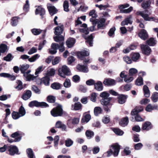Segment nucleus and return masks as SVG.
<instances>
[{
    "label": "nucleus",
    "instance_id": "nucleus-51",
    "mask_svg": "<svg viewBox=\"0 0 158 158\" xmlns=\"http://www.w3.org/2000/svg\"><path fill=\"white\" fill-rule=\"evenodd\" d=\"M64 10L66 12L69 11V3L67 1H65L63 3Z\"/></svg>",
    "mask_w": 158,
    "mask_h": 158
},
{
    "label": "nucleus",
    "instance_id": "nucleus-18",
    "mask_svg": "<svg viewBox=\"0 0 158 158\" xmlns=\"http://www.w3.org/2000/svg\"><path fill=\"white\" fill-rule=\"evenodd\" d=\"M31 92L29 90L25 91L24 93L22 96L21 98L24 100H27L29 99L31 96Z\"/></svg>",
    "mask_w": 158,
    "mask_h": 158
},
{
    "label": "nucleus",
    "instance_id": "nucleus-42",
    "mask_svg": "<svg viewBox=\"0 0 158 158\" xmlns=\"http://www.w3.org/2000/svg\"><path fill=\"white\" fill-rule=\"evenodd\" d=\"M102 109L100 107H96L94 110V112L95 116H97L102 113Z\"/></svg>",
    "mask_w": 158,
    "mask_h": 158
},
{
    "label": "nucleus",
    "instance_id": "nucleus-10",
    "mask_svg": "<svg viewBox=\"0 0 158 158\" xmlns=\"http://www.w3.org/2000/svg\"><path fill=\"white\" fill-rule=\"evenodd\" d=\"M128 97L127 95L123 94H119L117 98V102L119 104H123L125 103Z\"/></svg>",
    "mask_w": 158,
    "mask_h": 158
},
{
    "label": "nucleus",
    "instance_id": "nucleus-53",
    "mask_svg": "<svg viewBox=\"0 0 158 158\" xmlns=\"http://www.w3.org/2000/svg\"><path fill=\"white\" fill-rule=\"evenodd\" d=\"M152 100L154 102H156L158 99V93L154 92L152 96Z\"/></svg>",
    "mask_w": 158,
    "mask_h": 158
},
{
    "label": "nucleus",
    "instance_id": "nucleus-38",
    "mask_svg": "<svg viewBox=\"0 0 158 158\" xmlns=\"http://www.w3.org/2000/svg\"><path fill=\"white\" fill-rule=\"evenodd\" d=\"M85 135L88 139H90L94 135V133L93 131L87 130L85 132Z\"/></svg>",
    "mask_w": 158,
    "mask_h": 158
},
{
    "label": "nucleus",
    "instance_id": "nucleus-1",
    "mask_svg": "<svg viewBox=\"0 0 158 158\" xmlns=\"http://www.w3.org/2000/svg\"><path fill=\"white\" fill-rule=\"evenodd\" d=\"M110 94L106 91H104L100 93V96L102 98L100 100L101 104L103 105L104 110L106 112L110 111L113 103L111 102L113 99L114 98L113 97H109Z\"/></svg>",
    "mask_w": 158,
    "mask_h": 158
},
{
    "label": "nucleus",
    "instance_id": "nucleus-20",
    "mask_svg": "<svg viewBox=\"0 0 158 158\" xmlns=\"http://www.w3.org/2000/svg\"><path fill=\"white\" fill-rule=\"evenodd\" d=\"M128 117L127 116H126L121 119L120 121L119 122V124L122 126L124 127L127 126L128 124Z\"/></svg>",
    "mask_w": 158,
    "mask_h": 158
},
{
    "label": "nucleus",
    "instance_id": "nucleus-35",
    "mask_svg": "<svg viewBox=\"0 0 158 158\" xmlns=\"http://www.w3.org/2000/svg\"><path fill=\"white\" fill-rule=\"evenodd\" d=\"M62 86V85L59 83L55 82L52 84L51 87L52 89H60Z\"/></svg>",
    "mask_w": 158,
    "mask_h": 158
},
{
    "label": "nucleus",
    "instance_id": "nucleus-34",
    "mask_svg": "<svg viewBox=\"0 0 158 158\" xmlns=\"http://www.w3.org/2000/svg\"><path fill=\"white\" fill-rule=\"evenodd\" d=\"M147 44L150 46H154L156 43V40L153 38H151L148 40L147 42Z\"/></svg>",
    "mask_w": 158,
    "mask_h": 158
},
{
    "label": "nucleus",
    "instance_id": "nucleus-43",
    "mask_svg": "<svg viewBox=\"0 0 158 158\" xmlns=\"http://www.w3.org/2000/svg\"><path fill=\"white\" fill-rule=\"evenodd\" d=\"M11 24L13 27L15 26L18 23V18L16 17H13L11 19Z\"/></svg>",
    "mask_w": 158,
    "mask_h": 158
},
{
    "label": "nucleus",
    "instance_id": "nucleus-3",
    "mask_svg": "<svg viewBox=\"0 0 158 158\" xmlns=\"http://www.w3.org/2000/svg\"><path fill=\"white\" fill-rule=\"evenodd\" d=\"M75 26L77 28L79 29L80 32L83 33L85 35L89 34V31L87 28V25L85 23L82 24V22L80 19L79 18H78L75 21Z\"/></svg>",
    "mask_w": 158,
    "mask_h": 158
},
{
    "label": "nucleus",
    "instance_id": "nucleus-24",
    "mask_svg": "<svg viewBox=\"0 0 158 158\" xmlns=\"http://www.w3.org/2000/svg\"><path fill=\"white\" fill-rule=\"evenodd\" d=\"M71 107L72 110H78L81 109L82 105L80 102H78L75 103L74 105L72 104Z\"/></svg>",
    "mask_w": 158,
    "mask_h": 158
},
{
    "label": "nucleus",
    "instance_id": "nucleus-47",
    "mask_svg": "<svg viewBox=\"0 0 158 158\" xmlns=\"http://www.w3.org/2000/svg\"><path fill=\"white\" fill-rule=\"evenodd\" d=\"M18 113L21 116H23L25 115L26 111L23 106H21L19 108Z\"/></svg>",
    "mask_w": 158,
    "mask_h": 158
},
{
    "label": "nucleus",
    "instance_id": "nucleus-37",
    "mask_svg": "<svg viewBox=\"0 0 158 158\" xmlns=\"http://www.w3.org/2000/svg\"><path fill=\"white\" fill-rule=\"evenodd\" d=\"M47 101L49 103H54L55 102L56 97L52 95H49L47 98Z\"/></svg>",
    "mask_w": 158,
    "mask_h": 158
},
{
    "label": "nucleus",
    "instance_id": "nucleus-33",
    "mask_svg": "<svg viewBox=\"0 0 158 158\" xmlns=\"http://www.w3.org/2000/svg\"><path fill=\"white\" fill-rule=\"evenodd\" d=\"M83 36L85 39H87V40L86 41V42L89 44L90 46H92L93 45L92 40L93 37L92 35H91L87 37H86V36L84 35H83Z\"/></svg>",
    "mask_w": 158,
    "mask_h": 158
},
{
    "label": "nucleus",
    "instance_id": "nucleus-26",
    "mask_svg": "<svg viewBox=\"0 0 158 158\" xmlns=\"http://www.w3.org/2000/svg\"><path fill=\"white\" fill-rule=\"evenodd\" d=\"M75 40L73 38H69L66 42V44L69 48L72 47L75 43Z\"/></svg>",
    "mask_w": 158,
    "mask_h": 158
},
{
    "label": "nucleus",
    "instance_id": "nucleus-17",
    "mask_svg": "<svg viewBox=\"0 0 158 158\" xmlns=\"http://www.w3.org/2000/svg\"><path fill=\"white\" fill-rule=\"evenodd\" d=\"M143 108L142 106L140 107H136L133 109L131 112V114L132 115H136L138 114V113L143 111Z\"/></svg>",
    "mask_w": 158,
    "mask_h": 158
},
{
    "label": "nucleus",
    "instance_id": "nucleus-5",
    "mask_svg": "<svg viewBox=\"0 0 158 158\" xmlns=\"http://www.w3.org/2000/svg\"><path fill=\"white\" fill-rule=\"evenodd\" d=\"M136 14L138 15H140L144 20L148 21H153L156 23L158 22V18L155 17H150L149 15L144 13L143 11H138Z\"/></svg>",
    "mask_w": 158,
    "mask_h": 158
},
{
    "label": "nucleus",
    "instance_id": "nucleus-44",
    "mask_svg": "<svg viewBox=\"0 0 158 158\" xmlns=\"http://www.w3.org/2000/svg\"><path fill=\"white\" fill-rule=\"evenodd\" d=\"M40 56V55L38 54H36L33 56L31 58H29L28 60L30 62H34L38 59Z\"/></svg>",
    "mask_w": 158,
    "mask_h": 158
},
{
    "label": "nucleus",
    "instance_id": "nucleus-45",
    "mask_svg": "<svg viewBox=\"0 0 158 158\" xmlns=\"http://www.w3.org/2000/svg\"><path fill=\"white\" fill-rule=\"evenodd\" d=\"M140 56V54L138 53H134L133 54L131 57L132 60L134 61H136L139 59Z\"/></svg>",
    "mask_w": 158,
    "mask_h": 158
},
{
    "label": "nucleus",
    "instance_id": "nucleus-55",
    "mask_svg": "<svg viewBox=\"0 0 158 158\" xmlns=\"http://www.w3.org/2000/svg\"><path fill=\"white\" fill-rule=\"evenodd\" d=\"M64 86L65 88H68L70 87L71 85L70 81L69 79H66L64 83Z\"/></svg>",
    "mask_w": 158,
    "mask_h": 158
},
{
    "label": "nucleus",
    "instance_id": "nucleus-41",
    "mask_svg": "<svg viewBox=\"0 0 158 158\" xmlns=\"http://www.w3.org/2000/svg\"><path fill=\"white\" fill-rule=\"evenodd\" d=\"M105 20L104 19H101L98 22V29H102L104 25Z\"/></svg>",
    "mask_w": 158,
    "mask_h": 158
},
{
    "label": "nucleus",
    "instance_id": "nucleus-27",
    "mask_svg": "<svg viewBox=\"0 0 158 158\" xmlns=\"http://www.w3.org/2000/svg\"><path fill=\"white\" fill-rule=\"evenodd\" d=\"M91 116L89 114H86L83 115L81 119V122L82 123H88L91 119Z\"/></svg>",
    "mask_w": 158,
    "mask_h": 158
},
{
    "label": "nucleus",
    "instance_id": "nucleus-28",
    "mask_svg": "<svg viewBox=\"0 0 158 158\" xmlns=\"http://www.w3.org/2000/svg\"><path fill=\"white\" fill-rule=\"evenodd\" d=\"M36 15L40 14L41 16L44 15L45 13L44 9L41 6H39L36 9L35 11Z\"/></svg>",
    "mask_w": 158,
    "mask_h": 158
},
{
    "label": "nucleus",
    "instance_id": "nucleus-57",
    "mask_svg": "<svg viewBox=\"0 0 158 158\" xmlns=\"http://www.w3.org/2000/svg\"><path fill=\"white\" fill-rule=\"evenodd\" d=\"M13 59L12 55L11 54L9 53L6 56L3 58L4 60L7 61H10L12 60Z\"/></svg>",
    "mask_w": 158,
    "mask_h": 158
},
{
    "label": "nucleus",
    "instance_id": "nucleus-40",
    "mask_svg": "<svg viewBox=\"0 0 158 158\" xmlns=\"http://www.w3.org/2000/svg\"><path fill=\"white\" fill-rule=\"evenodd\" d=\"M55 73V70L53 68L48 69L47 71L46 75L47 76H53Z\"/></svg>",
    "mask_w": 158,
    "mask_h": 158
},
{
    "label": "nucleus",
    "instance_id": "nucleus-4",
    "mask_svg": "<svg viewBox=\"0 0 158 158\" xmlns=\"http://www.w3.org/2000/svg\"><path fill=\"white\" fill-rule=\"evenodd\" d=\"M111 147L114 150V152H113L111 149H109L107 152V156L108 157L111 156L112 154H113L114 156H117L118 154L120 149V146L118 143H116L112 145Z\"/></svg>",
    "mask_w": 158,
    "mask_h": 158
},
{
    "label": "nucleus",
    "instance_id": "nucleus-50",
    "mask_svg": "<svg viewBox=\"0 0 158 158\" xmlns=\"http://www.w3.org/2000/svg\"><path fill=\"white\" fill-rule=\"evenodd\" d=\"M143 84V79L141 77H139L137 78L135 81V84L137 85L140 86Z\"/></svg>",
    "mask_w": 158,
    "mask_h": 158
},
{
    "label": "nucleus",
    "instance_id": "nucleus-49",
    "mask_svg": "<svg viewBox=\"0 0 158 158\" xmlns=\"http://www.w3.org/2000/svg\"><path fill=\"white\" fill-rule=\"evenodd\" d=\"M11 115L12 118L14 119H17L21 116L18 112L15 111L12 113Z\"/></svg>",
    "mask_w": 158,
    "mask_h": 158
},
{
    "label": "nucleus",
    "instance_id": "nucleus-58",
    "mask_svg": "<svg viewBox=\"0 0 158 158\" xmlns=\"http://www.w3.org/2000/svg\"><path fill=\"white\" fill-rule=\"evenodd\" d=\"M29 7V1L28 0H27L26 1V3L23 6V9L24 10L25 12H27L28 11Z\"/></svg>",
    "mask_w": 158,
    "mask_h": 158
},
{
    "label": "nucleus",
    "instance_id": "nucleus-31",
    "mask_svg": "<svg viewBox=\"0 0 158 158\" xmlns=\"http://www.w3.org/2000/svg\"><path fill=\"white\" fill-rule=\"evenodd\" d=\"M29 67V65L28 64H24L20 65V70L22 73L23 74L25 73Z\"/></svg>",
    "mask_w": 158,
    "mask_h": 158
},
{
    "label": "nucleus",
    "instance_id": "nucleus-54",
    "mask_svg": "<svg viewBox=\"0 0 158 158\" xmlns=\"http://www.w3.org/2000/svg\"><path fill=\"white\" fill-rule=\"evenodd\" d=\"M7 49V46L4 44H1L0 45V52L4 53L6 52Z\"/></svg>",
    "mask_w": 158,
    "mask_h": 158
},
{
    "label": "nucleus",
    "instance_id": "nucleus-12",
    "mask_svg": "<svg viewBox=\"0 0 158 158\" xmlns=\"http://www.w3.org/2000/svg\"><path fill=\"white\" fill-rule=\"evenodd\" d=\"M31 72V70H28L23 74V76L26 81H30L33 80L35 77L34 75L30 74Z\"/></svg>",
    "mask_w": 158,
    "mask_h": 158
},
{
    "label": "nucleus",
    "instance_id": "nucleus-56",
    "mask_svg": "<svg viewBox=\"0 0 158 158\" xmlns=\"http://www.w3.org/2000/svg\"><path fill=\"white\" fill-rule=\"evenodd\" d=\"M31 32L35 35L40 34L42 32V30L40 29H33L31 30Z\"/></svg>",
    "mask_w": 158,
    "mask_h": 158
},
{
    "label": "nucleus",
    "instance_id": "nucleus-63",
    "mask_svg": "<svg viewBox=\"0 0 158 158\" xmlns=\"http://www.w3.org/2000/svg\"><path fill=\"white\" fill-rule=\"evenodd\" d=\"M132 129L133 131L137 132H139L141 130L140 127L138 125H135L133 127Z\"/></svg>",
    "mask_w": 158,
    "mask_h": 158
},
{
    "label": "nucleus",
    "instance_id": "nucleus-32",
    "mask_svg": "<svg viewBox=\"0 0 158 158\" xmlns=\"http://www.w3.org/2000/svg\"><path fill=\"white\" fill-rule=\"evenodd\" d=\"M55 41L57 42H60V43H64V37L63 35L56 36L53 37Z\"/></svg>",
    "mask_w": 158,
    "mask_h": 158
},
{
    "label": "nucleus",
    "instance_id": "nucleus-59",
    "mask_svg": "<svg viewBox=\"0 0 158 158\" xmlns=\"http://www.w3.org/2000/svg\"><path fill=\"white\" fill-rule=\"evenodd\" d=\"M59 138V137L58 135H56L55 136L54 142V146L55 147H56L58 146Z\"/></svg>",
    "mask_w": 158,
    "mask_h": 158
},
{
    "label": "nucleus",
    "instance_id": "nucleus-8",
    "mask_svg": "<svg viewBox=\"0 0 158 158\" xmlns=\"http://www.w3.org/2000/svg\"><path fill=\"white\" fill-rule=\"evenodd\" d=\"M130 5L128 4H126L119 5V8L121 9L120 12L122 13H130L133 10V7L132 6L130 7L127 9H124L128 7Z\"/></svg>",
    "mask_w": 158,
    "mask_h": 158
},
{
    "label": "nucleus",
    "instance_id": "nucleus-52",
    "mask_svg": "<svg viewBox=\"0 0 158 158\" xmlns=\"http://www.w3.org/2000/svg\"><path fill=\"white\" fill-rule=\"evenodd\" d=\"M16 83L17 84V86L15 87V88L18 89H22L23 88H25V87L23 86V83L21 81L18 80L17 81Z\"/></svg>",
    "mask_w": 158,
    "mask_h": 158
},
{
    "label": "nucleus",
    "instance_id": "nucleus-14",
    "mask_svg": "<svg viewBox=\"0 0 158 158\" xmlns=\"http://www.w3.org/2000/svg\"><path fill=\"white\" fill-rule=\"evenodd\" d=\"M89 54V52L86 51H84L77 53L78 58L81 60H83L85 56H88Z\"/></svg>",
    "mask_w": 158,
    "mask_h": 158
},
{
    "label": "nucleus",
    "instance_id": "nucleus-25",
    "mask_svg": "<svg viewBox=\"0 0 158 158\" xmlns=\"http://www.w3.org/2000/svg\"><path fill=\"white\" fill-rule=\"evenodd\" d=\"M139 36L142 39L146 40L148 37L147 32L144 29L142 30L139 34Z\"/></svg>",
    "mask_w": 158,
    "mask_h": 158
},
{
    "label": "nucleus",
    "instance_id": "nucleus-2",
    "mask_svg": "<svg viewBox=\"0 0 158 158\" xmlns=\"http://www.w3.org/2000/svg\"><path fill=\"white\" fill-rule=\"evenodd\" d=\"M51 115L54 117H61L65 114L66 112L63 111L61 105L58 104L53 108L51 111Z\"/></svg>",
    "mask_w": 158,
    "mask_h": 158
},
{
    "label": "nucleus",
    "instance_id": "nucleus-6",
    "mask_svg": "<svg viewBox=\"0 0 158 158\" xmlns=\"http://www.w3.org/2000/svg\"><path fill=\"white\" fill-rule=\"evenodd\" d=\"M70 74L69 69L66 65H63L59 69L58 74L62 77L65 78L66 76L69 75Z\"/></svg>",
    "mask_w": 158,
    "mask_h": 158
},
{
    "label": "nucleus",
    "instance_id": "nucleus-21",
    "mask_svg": "<svg viewBox=\"0 0 158 158\" xmlns=\"http://www.w3.org/2000/svg\"><path fill=\"white\" fill-rule=\"evenodd\" d=\"M77 69L79 71L83 73H86L89 71L87 66L84 65L78 64L77 67Z\"/></svg>",
    "mask_w": 158,
    "mask_h": 158
},
{
    "label": "nucleus",
    "instance_id": "nucleus-36",
    "mask_svg": "<svg viewBox=\"0 0 158 158\" xmlns=\"http://www.w3.org/2000/svg\"><path fill=\"white\" fill-rule=\"evenodd\" d=\"M27 154V156L29 158H35L33 151L31 148H29L27 149L26 151Z\"/></svg>",
    "mask_w": 158,
    "mask_h": 158
},
{
    "label": "nucleus",
    "instance_id": "nucleus-22",
    "mask_svg": "<svg viewBox=\"0 0 158 158\" xmlns=\"http://www.w3.org/2000/svg\"><path fill=\"white\" fill-rule=\"evenodd\" d=\"M131 16L130 15L128 16L122 22L121 25L123 26L125 25H127L128 24H131L132 23V21L131 20Z\"/></svg>",
    "mask_w": 158,
    "mask_h": 158
},
{
    "label": "nucleus",
    "instance_id": "nucleus-7",
    "mask_svg": "<svg viewBox=\"0 0 158 158\" xmlns=\"http://www.w3.org/2000/svg\"><path fill=\"white\" fill-rule=\"evenodd\" d=\"M28 106L30 107H32L34 106L41 108L48 107L49 106V105L45 102H40L36 100L30 102Z\"/></svg>",
    "mask_w": 158,
    "mask_h": 158
},
{
    "label": "nucleus",
    "instance_id": "nucleus-29",
    "mask_svg": "<svg viewBox=\"0 0 158 158\" xmlns=\"http://www.w3.org/2000/svg\"><path fill=\"white\" fill-rule=\"evenodd\" d=\"M48 8L51 15H53L57 13V10L53 6H48Z\"/></svg>",
    "mask_w": 158,
    "mask_h": 158
},
{
    "label": "nucleus",
    "instance_id": "nucleus-61",
    "mask_svg": "<svg viewBox=\"0 0 158 158\" xmlns=\"http://www.w3.org/2000/svg\"><path fill=\"white\" fill-rule=\"evenodd\" d=\"M73 143V141L70 139H68L65 141V145L66 146L69 147L71 146Z\"/></svg>",
    "mask_w": 158,
    "mask_h": 158
},
{
    "label": "nucleus",
    "instance_id": "nucleus-60",
    "mask_svg": "<svg viewBox=\"0 0 158 158\" xmlns=\"http://www.w3.org/2000/svg\"><path fill=\"white\" fill-rule=\"evenodd\" d=\"M95 81L93 79H89L86 81V84L87 85L89 86L94 85Z\"/></svg>",
    "mask_w": 158,
    "mask_h": 158
},
{
    "label": "nucleus",
    "instance_id": "nucleus-30",
    "mask_svg": "<svg viewBox=\"0 0 158 158\" xmlns=\"http://www.w3.org/2000/svg\"><path fill=\"white\" fill-rule=\"evenodd\" d=\"M50 80L48 77L46 76L42 78L41 83L44 84L46 86H48L49 85Z\"/></svg>",
    "mask_w": 158,
    "mask_h": 158
},
{
    "label": "nucleus",
    "instance_id": "nucleus-23",
    "mask_svg": "<svg viewBox=\"0 0 158 158\" xmlns=\"http://www.w3.org/2000/svg\"><path fill=\"white\" fill-rule=\"evenodd\" d=\"M63 28L64 26L62 25L56 27L54 32L55 34L56 35H59L62 34L63 31Z\"/></svg>",
    "mask_w": 158,
    "mask_h": 158
},
{
    "label": "nucleus",
    "instance_id": "nucleus-16",
    "mask_svg": "<svg viewBox=\"0 0 158 158\" xmlns=\"http://www.w3.org/2000/svg\"><path fill=\"white\" fill-rule=\"evenodd\" d=\"M103 84L106 85L111 86L114 85L116 83L115 81L111 78L105 79L103 81Z\"/></svg>",
    "mask_w": 158,
    "mask_h": 158
},
{
    "label": "nucleus",
    "instance_id": "nucleus-11",
    "mask_svg": "<svg viewBox=\"0 0 158 158\" xmlns=\"http://www.w3.org/2000/svg\"><path fill=\"white\" fill-rule=\"evenodd\" d=\"M153 127V126L151 123L149 121H146L143 124L142 129L143 130L148 131L152 129Z\"/></svg>",
    "mask_w": 158,
    "mask_h": 158
},
{
    "label": "nucleus",
    "instance_id": "nucleus-9",
    "mask_svg": "<svg viewBox=\"0 0 158 158\" xmlns=\"http://www.w3.org/2000/svg\"><path fill=\"white\" fill-rule=\"evenodd\" d=\"M8 150L9 152V154L11 156H14L15 154H19L18 153V149L16 146L13 145L8 146Z\"/></svg>",
    "mask_w": 158,
    "mask_h": 158
},
{
    "label": "nucleus",
    "instance_id": "nucleus-15",
    "mask_svg": "<svg viewBox=\"0 0 158 158\" xmlns=\"http://www.w3.org/2000/svg\"><path fill=\"white\" fill-rule=\"evenodd\" d=\"M141 48L143 52L147 55H149L151 52V49L150 47L147 45H141Z\"/></svg>",
    "mask_w": 158,
    "mask_h": 158
},
{
    "label": "nucleus",
    "instance_id": "nucleus-39",
    "mask_svg": "<svg viewBox=\"0 0 158 158\" xmlns=\"http://www.w3.org/2000/svg\"><path fill=\"white\" fill-rule=\"evenodd\" d=\"M94 86L95 89H102L103 88L102 83L100 81H98L97 82L95 83Z\"/></svg>",
    "mask_w": 158,
    "mask_h": 158
},
{
    "label": "nucleus",
    "instance_id": "nucleus-64",
    "mask_svg": "<svg viewBox=\"0 0 158 158\" xmlns=\"http://www.w3.org/2000/svg\"><path fill=\"white\" fill-rule=\"evenodd\" d=\"M88 8V6L85 5H82L80 6L79 10L84 12L87 10Z\"/></svg>",
    "mask_w": 158,
    "mask_h": 158
},
{
    "label": "nucleus",
    "instance_id": "nucleus-48",
    "mask_svg": "<svg viewBox=\"0 0 158 158\" xmlns=\"http://www.w3.org/2000/svg\"><path fill=\"white\" fill-rule=\"evenodd\" d=\"M113 131L116 134L119 135H122L124 133L122 130L118 128H114Z\"/></svg>",
    "mask_w": 158,
    "mask_h": 158
},
{
    "label": "nucleus",
    "instance_id": "nucleus-46",
    "mask_svg": "<svg viewBox=\"0 0 158 158\" xmlns=\"http://www.w3.org/2000/svg\"><path fill=\"white\" fill-rule=\"evenodd\" d=\"M138 72L137 70L135 68H131L129 71V74L130 76H133L137 73Z\"/></svg>",
    "mask_w": 158,
    "mask_h": 158
},
{
    "label": "nucleus",
    "instance_id": "nucleus-19",
    "mask_svg": "<svg viewBox=\"0 0 158 158\" xmlns=\"http://www.w3.org/2000/svg\"><path fill=\"white\" fill-rule=\"evenodd\" d=\"M0 76L2 77L9 78L11 81H14L16 79V77L15 76L6 73H0Z\"/></svg>",
    "mask_w": 158,
    "mask_h": 158
},
{
    "label": "nucleus",
    "instance_id": "nucleus-62",
    "mask_svg": "<svg viewBox=\"0 0 158 158\" xmlns=\"http://www.w3.org/2000/svg\"><path fill=\"white\" fill-rule=\"evenodd\" d=\"M143 146V145L141 143H139L135 144L134 146V148L135 150L140 149Z\"/></svg>",
    "mask_w": 158,
    "mask_h": 158
},
{
    "label": "nucleus",
    "instance_id": "nucleus-13",
    "mask_svg": "<svg viewBox=\"0 0 158 158\" xmlns=\"http://www.w3.org/2000/svg\"><path fill=\"white\" fill-rule=\"evenodd\" d=\"M59 44L55 43H53L51 46V49H49V52L52 54H54L57 52L56 50L58 49Z\"/></svg>",
    "mask_w": 158,
    "mask_h": 158
}]
</instances>
